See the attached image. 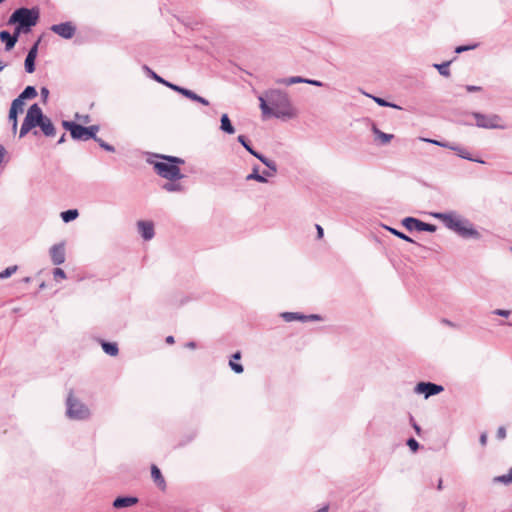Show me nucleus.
Instances as JSON below:
<instances>
[{"label":"nucleus","instance_id":"f257e3e1","mask_svg":"<svg viewBox=\"0 0 512 512\" xmlns=\"http://www.w3.org/2000/svg\"><path fill=\"white\" fill-rule=\"evenodd\" d=\"M260 109L263 117L273 116L280 119H291L296 116V110L292 106L286 92L272 89L259 97Z\"/></svg>","mask_w":512,"mask_h":512},{"label":"nucleus","instance_id":"f03ea898","mask_svg":"<svg viewBox=\"0 0 512 512\" xmlns=\"http://www.w3.org/2000/svg\"><path fill=\"white\" fill-rule=\"evenodd\" d=\"M433 217L441 220L444 225L465 239H479L480 233L473 227V224L465 218L457 215L455 212L434 213Z\"/></svg>","mask_w":512,"mask_h":512},{"label":"nucleus","instance_id":"7ed1b4c3","mask_svg":"<svg viewBox=\"0 0 512 512\" xmlns=\"http://www.w3.org/2000/svg\"><path fill=\"white\" fill-rule=\"evenodd\" d=\"M154 157L162 161H153L148 159V163L153 165L155 172L162 178L169 181L180 180L184 177L178 165L184 164L182 158L176 156L154 154Z\"/></svg>","mask_w":512,"mask_h":512},{"label":"nucleus","instance_id":"20e7f679","mask_svg":"<svg viewBox=\"0 0 512 512\" xmlns=\"http://www.w3.org/2000/svg\"><path fill=\"white\" fill-rule=\"evenodd\" d=\"M40 17V11L37 7L16 9L9 17L8 24H16L17 33H29Z\"/></svg>","mask_w":512,"mask_h":512},{"label":"nucleus","instance_id":"39448f33","mask_svg":"<svg viewBox=\"0 0 512 512\" xmlns=\"http://www.w3.org/2000/svg\"><path fill=\"white\" fill-rule=\"evenodd\" d=\"M66 415L69 419L73 420H86L90 417L89 408L79 399L75 398L72 391L66 399Z\"/></svg>","mask_w":512,"mask_h":512},{"label":"nucleus","instance_id":"423d86ee","mask_svg":"<svg viewBox=\"0 0 512 512\" xmlns=\"http://www.w3.org/2000/svg\"><path fill=\"white\" fill-rule=\"evenodd\" d=\"M473 117L476 120V125L485 129H505L506 126L501 124V117L498 115H485L479 112H474Z\"/></svg>","mask_w":512,"mask_h":512},{"label":"nucleus","instance_id":"0eeeda50","mask_svg":"<svg viewBox=\"0 0 512 512\" xmlns=\"http://www.w3.org/2000/svg\"><path fill=\"white\" fill-rule=\"evenodd\" d=\"M62 126L70 132L71 138L77 141H88L87 129L85 126L77 124L73 121H62Z\"/></svg>","mask_w":512,"mask_h":512},{"label":"nucleus","instance_id":"6e6552de","mask_svg":"<svg viewBox=\"0 0 512 512\" xmlns=\"http://www.w3.org/2000/svg\"><path fill=\"white\" fill-rule=\"evenodd\" d=\"M43 112L38 104H33L29 107L26 116L24 118V122L31 128H35L39 126V123L42 120Z\"/></svg>","mask_w":512,"mask_h":512},{"label":"nucleus","instance_id":"1a4fd4ad","mask_svg":"<svg viewBox=\"0 0 512 512\" xmlns=\"http://www.w3.org/2000/svg\"><path fill=\"white\" fill-rule=\"evenodd\" d=\"M444 390V387L432 382H419L414 391L418 394H424L425 398L439 394Z\"/></svg>","mask_w":512,"mask_h":512},{"label":"nucleus","instance_id":"9d476101","mask_svg":"<svg viewBox=\"0 0 512 512\" xmlns=\"http://www.w3.org/2000/svg\"><path fill=\"white\" fill-rule=\"evenodd\" d=\"M50 29L52 32L64 39H71L76 33V26L69 21L54 24L50 27Z\"/></svg>","mask_w":512,"mask_h":512},{"label":"nucleus","instance_id":"9b49d317","mask_svg":"<svg viewBox=\"0 0 512 512\" xmlns=\"http://www.w3.org/2000/svg\"><path fill=\"white\" fill-rule=\"evenodd\" d=\"M49 253L54 265H61L65 262V244L63 242L53 245Z\"/></svg>","mask_w":512,"mask_h":512},{"label":"nucleus","instance_id":"f8f14e48","mask_svg":"<svg viewBox=\"0 0 512 512\" xmlns=\"http://www.w3.org/2000/svg\"><path fill=\"white\" fill-rule=\"evenodd\" d=\"M138 231L141 234L142 238L146 241L151 240L154 235V225L150 221H138L137 222Z\"/></svg>","mask_w":512,"mask_h":512},{"label":"nucleus","instance_id":"ddd939ff","mask_svg":"<svg viewBox=\"0 0 512 512\" xmlns=\"http://www.w3.org/2000/svg\"><path fill=\"white\" fill-rule=\"evenodd\" d=\"M19 36L20 33H17L15 29L13 35L6 30L0 32V40L5 44L6 51H10L14 48Z\"/></svg>","mask_w":512,"mask_h":512},{"label":"nucleus","instance_id":"4468645a","mask_svg":"<svg viewBox=\"0 0 512 512\" xmlns=\"http://www.w3.org/2000/svg\"><path fill=\"white\" fill-rule=\"evenodd\" d=\"M257 159L267 167V170L263 171V174L266 177H273L276 175L278 168L275 161L267 158L263 154L257 155Z\"/></svg>","mask_w":512,"mask_h":512},{"label":"nucleus","instance_id":"2eb2a0df","mask_svg":"<svg viewBox=\"0 0 512 512\" xmlns=\"http://www.w3.org/2000/svg\"><path fill=\"white\" fill-rule=\"evenodd\" d=\"M138 503V498L133 496L117 497L113 501V507L116 509L131 507Z\"/></svg>","mask_w":512,"mask_h":512},{"label":"nucleus","instance_id":"dca6fc26","mask_svg":"<svg viewBox=\"0 0 512 512\" xmlns=\"http://www.w3.org/2000/svg\"><path fill=\"white\" fill-rule=\"evenodd\" d=\"M39 127L41 128L44 135L47 137H52L56 133V130H55V127H54L52 121L44 114L42 116L41 122L39 123Z\"/></svg>","mask_w":512,"mask_h":512},{"label":"nucleus","instance_id":"f3484780","mask_svg":"<svg viewBox=\"0 0 512 512\" xmlns=\"http://www.w3.org/2000/svg\"><path fill=\"white\" fill-rule=\"evenodd\" d=\"M449 149L455 151L456 154L463 159L473 161V162H478V163H484L483 160L473 158L471 156V154L468 152V150L465 149L464 147L450 143Z\"/></svg>","mask_w":512,"mask_h":512},{"label":"nucleus","instance_id":"a211bd4d","mask_svg":"<svg viewBox=\"0 0 512 512\" xmlns=\"http://www.w3.org/2000/svg\"><path fill=\"white\" fill-rule=\"evenodd\" d=\"M151 477L153 478V481L155 482V484L161 490H165V488H166L165 479L162 476L160 469L156 465H152V467H151Z\"/></svg>","mask_w":512,"mask_h":512},{"label":"nucleus","instance_id":"6ab92c4d","mask_svg":"<svg viewBox=\"0 0 512 512\" xmlns=\"http://www.w3.org/2000/svg\"><path fill=\"white\" fill-rule=\"evenodd\" d=\"M372 132L374 133L376 138L379 139L380 144L382 145L389 143L394 137L393 134H387L379 130L376 125L372 126Z\"/></svg>","mask_w":512,"mask_h":512},{"label":"nucleus","instance_id":"aec40b11","mask_svg":"<svg viewBox=\"0 0 512 512\" xmlns=\"http://www.w3.org/2000/svg\"><path fill=\"white\" fill-rule=\"evenodd\" d=\"M246 180L247 181L254 180V181H257L260 183L267 182L266 176L263 173L262 174L259 173V167L257 165L254 166L252 169V172L246 176Z\"/></svg>","mask_w":512,"mask_h":512},{"label":"nucleus","instance_id":"412c9836","mask_svg":"<svg viewBox=\"0 0 512 512\" xmlns=\"http://www.w3.org/2000/svg\"><path fill=\"white\" fill-rule=\"evenodd\" d=\"M221 126L220 129L227 133V134H233L235 132L234 126L232 125L229 117L227 114H223L221 116Z\"/></svg>","mask_w":512,"mask_h":512},{"label":"nucleus","instance_id":"4be33fe9","mask_svg":"<svg viewBox=\"0 0 512 512\" xmlns=\"http://www.w3.org/2000/svg\"><path fill=\"white\" fill-rule=\"evenodd\" d=\"M421 220L414 217H406L402 220V225L409 231L419 230V225Z\"/></svg>","mask_w":512,"mask_h":512},{"label":"nucleus","instance_id":"5701e85b","mask_svg":"<svg viewBox=\"0 0 512 512\" xmlns=\"http://www.w3.org/2000/svg\"><path fill=\"white\" fill-rule=\"evenodd\" d=\"M102 349L106 354L110 356H116L119 351L116 343L105 341L102 342Z\"/></svg>","mask_w":512,"mask_h":512},{"label":"nucleus","instance_id":"b1692460","mask_svg":"<svg viewBox=\"0 0 512 512\" xmlns=\"http://www.w3.org/2000/svg\"><path fill=\"white\" fill-rule=\"evenodd\" d=\"M238 142L254 157L257 158V155H260L261 153L257 152L253 149V147L250 145L249 141L247 140L246 136L239 135L237 138Z\"/></svg>","mask_w":512,"mask_h":512},{"label":"nucleus","instance_id":"393cba45","mask_svg":"<svg viewBox=\"0 0 512 512\" xmlns=\"http://www.w3.org/2000/svg\"><path fill=\"white\" fill-rule=\"evenodd\" d=\"M79 213L77 209H69L61 212V218L65 223L71 222L78 217Z\"/></svg>","mask_w":512,"mask_h":512},{"label":"nucleus","instance_id":"a878e982","mask_svg":"<svg viewBox=\"0 0 512 512\" xmlns=\"http://www.w3.org/2000/svg\"><path fill=\"white\" fill-rule=\"evenodd\" d=\"M23 100L32 99L37 96V91L34 86H27L19 95Z\"/></svg>","mask_w":512,"mask_h":512},{"label":"nucleus","instance_id":"bb28decb","mask_svg":"<svg viewBox=\"0 0 512 512\" xmlns=\"http://www.w3.org/2000/svg\"><path fill=\"white\" fill-rule=\"evenodd\" d=\"M282 317L287 322H291L293 320H301L304 322L305 315L296 312H285L282 314Z\"/></svg>","mask_w":512,"mask_h":512},{"label":"nucleus","instance_id":"cd10ccee","mask_svg":"<svg viewBox=\"0 0 512 512\" xmlns=\"http://www.w3.org/2000/svg\"><path fill=\"white\" fill-rule=\"evenodd\" d=\"M163 189L167 192H178L182 191L183 186L180 183H176L175 181H170L163 185Z\"/></svg>","mask_w":512,"mask_h":512},{"label":"nucleus","instance_id":"c85d7f7f","mask_svg":"<svg viewBox=\"0 0 512 512\" xmlns=\"http://www.w3.org/2000/svg\"><path fill=\"white\" fill-rule=\"evenodd\" d=\"M433 66L438 70V72L442 76L448 77L450 75V70H449L450 62L449 61L441 63V64H434Z\"/></svg>","mask_w":512,"mask_h":512},{"label":"nucleus","instance_id":"c756f323","mask_svg":"<svg viewBox=\"0 0 512 512\" xmlns=\"http://www.w3.org/2000/svg\"><path fill=\"white\" fill-rule=\"evenodd\" d=\"M278 82L285 84V85H292V84H297V83H305L306 78H302L300 76H293V77L279 80Z\"/></svg>","mask_w":512,"mask_h":512},{"label":"nucleus","instance_id":"7c9ffc66","mask_svg":"<svg viewBox=\"0 0 512 512\" xmlns=\"http://www.w3.org/2000/svg\"><path fill=\"white\" fill-rule=\"evenodd\" d=\"M388 231H390L393 235H395L396 237L404 240V241H407V242H411V243H414V241L409 237L407 236L406 234H404L403 232L395 229V228H391V227H388L386 226L385 227Z\"/></svg>","mask_w":512,"mask_h":512},{"label":"nucleus","instance_id":"2f4dec72","mask_svg":"<svg viewBox=\"0 0 512 512\" xmlns=\"http://www.w3.org/2000/svg\"><path fill=\"white\" fill-rule=\"evenodd\" d=\"M24 101L25 100H23L20 96H18L17 98H15L12 101L10 109H14L18 113H22L23 112V107H24Z\"/></svg>","mask_w":512,"mask_h":512},{"label":"nucleus","instance_id":"473e14b6","mask_svg":"<svg viewBox=\"0 0 512 512\" xmlns=\"http://www.w3.org/2000/svg\"><path fill=\"white\" fill-rule=\"evenodd\" d=\"M18 269L17 265L9 266L6 269H4L2 272H0V279H7L10 276H12Z\"/></svg>","mask_w":512,"mask_h":512},{"label":"nucleus","instance_id":"72a5a7b5","mask_svg":"<svg viewBox=\"0 0 512 512\" xmlns=\"http://www.w3.org/2000/svg\"><path fill=\"white\" fill-rule=\"evenodd\" d=\"M86 129L88 140L93 139L95 141V139L97 138V132L100 130L99 125H91L86 127Z\"/></svg>","mask_w":512,"mask_h":512},{"label":"nucleus","instance_id":"f704fd0d","mask_svg":"<svg viewBox=\"0 0 512 512\" xmlns=\"http://www.w3.org/2000/svg\"><path fill=\"white\" fill-rule=\"evenodd\" d=\"M373 100L381 107H392V108H396V109H401L399 106H397L396 104L394 103H391V102H388L386 101L385 99L383 98H380V97H373Z\"/></svg>","mask_w":512,"mask_h":512},{"label":"nucleus","instance_id":"c9c22d12","mask_svg":"<svg viewBox=\"0 0 512 512\" xmlns=\"http://www.w3.org/2000/svg\"><path fill=\"white\" fill-rule=\"evenodd\" d=\"M24 66L27 73H33L35 71V58L26 56Z\"/></svg>","mask_w":512,"mask_h":512},{"label":"nucleus","instance_id":"e433bc0d","mask_svg":"<svg viewBox=\"0 0 512 512\" xmlns=\"http://www.w3.org/2000/svg\"><path fill=\"white\" fill-rule=\"evenodd\" d=\"M17 115H18V112L16 110L10 109L8 118H9V121L12 123L13 131H16L17 125H18Z\"/></svg>","mask_w":512,"mask_h":512},{"label":"nucleus","instance_id":"4c0bfd02","mask_svg":"<svg viewBox=\"0 0 512 512\" xmlns=\"http://www.w3.org/2000/svg\"><path fill=\"white\" fill-rule=\"evenodd\" d=\"M496 481L508 484L512 482V467L509 469V472L505 475H501L495 478Z\"/></svg>","mask_w":512,"mask_h":512},{"label":"nucleus","instance_id":"58836bf2","mask_svg":"<svg viewBox=\"0 0 512 512\" xmlns=\"http://www.w3.org/2000/svg\"><path fill=\"white\" fill-rule=\"evenodd\" d=\"M95 142L98 143V145L104 149L105 151H108V152H115V148L114 146L110 145L109 143L105 142L104 140H102L101 138L97 137L95 139Z\"/></svg>","mask_w":512,"mask_h":512},{"label":"nucleus","instance_id":"ea45409f","mask_svg":"<svg viewBox=\"0 0 512 512\" xmlns=\"http://www.w3.org/2000/svg\"><path fill=\"white\" fill-rule=\"evenodd\" d=\"M41 42V38H39L33 45L32 47L29 49L28 51V54H27V57H31V58H35L37 57V54H38V47H39V44Z\"/></svg>","mask_w":512,"mask_h":512},{"label":"nucleus","instance_id":"a19ab883","mask_svg":"<svg viewBox=\"0 0 512 512\" xmlns=\"http://www.w3.org/2000/svg\"><path fill=\"white\" fill-rule=\"evenodd\" d=\"M418 225H419L418 231H426V232H435L436 231V226L433 224L425 223V222L421 221V223Z\"/></svg>","mask_w":512,"mask_h":512},{"label":"nucleus","instance_id":"79ce46f5","mask_svg":"<svg viewBox=\"0 0 512 512\" xmlns=\"http://www.w3.org/2000/svg\"><path fill=\"white\" fill-rule=\"evenodd\" d=\"M422 141L424 142H428V143H431V144H434V145H437V146H440V147H444V148H448L450 147V143L449 142H442V141H438V140H434V139H428V138H421Z\"/></svg>","mask_w":512,"mask_h":512},{"label":"nucleus","instance_id":"37998d69","mask_svg":"<svg viewBox=\"0 0 512 512\" xmlns=\"http://www.w3.org/2000/svg\"><path fill=\"white\" fill-rule=\"evenodd\" d=\"M230 368L237 374H240L243 372V366L239 363H235L233 360H230L229 362Z\"/></svg>","mask_w":512,"mask_h":512},{"label":"nucleus","instance_id":"c03bdc74","mask_svg":"<svg viewBox=\"0 0 512 512\" xmlns=\"http://www.w3.org/2000/svg\"><path fill=\"white\" fill-rule=\"evenodd\" d=\"M150 77L157 81L158 83H161L167 87L169 81H166L162 77H160L158 74H156L154 71H150Z\"/></svg>","mask_w":512,"mask_h":512},{"label":"nucleus","instance_id":"a18cd8bd","mask_svg":"<svg viewBox=\"0 0 512 512\" xmlns=\"http://www.w3.org/2000/svg\"><path fill=\"white\" fill-rule=\"evenodd\" d=\"M477 46L478 44L458 46L456 47L455 52L462 53L464 51L475 49Z\"/></svg>","mask_w":512,"mask_h":512},{"label":"nucleus","instance_id":"49530a36","mask_svg":"<svg viewBox=\"0 0 512 512\" xmlns=\"http://www.w3.org/2000/svg\"><path fill=\"white\" fill-rule=\"evenodd\" d=\"M407 445L413 452H416L419 448V443L414 438H409Z\"/></svg>","mask_w":512,"mask_h":512},{"label":"nucleus","instance_id":"de8ad7c7","mask_svg":"<svg viewBox=\"0 0 512 512\" xmlns=\"http://www.w3.org/2000/svg\"><path fill=\"white\" fill-rule=\"evenodd\" d=\"M167 87H169L173 91H176V92L180 93L181 95H184V92L186 90V88L178 86V85L173 84L171 82L168 83Z\"/></svg>","mask_w":512,"mask_h":512},{"label":"nucleus","instance_id":"09e8293b","mask_svg":"<svg viewBox=\"0 0 512 512\" xmlns=\"http://www.w3.org/2000/svg\"><path fill=\"white\" fill-rule=\"evenodd\" d=\"M53 275H54L55 279H58V278L65 279L66 278V273L61 268H55L53 271Z\"/></svg>","mask_w":512,"mask_h":512},{"label":"nucleus","instance_id":"8fccbe9b","mask_svg":"<svg viewBox=\"0 0 512 512\" xmlns=\"http://www.w3.org/2000/svg\"><path fill=\"white\" fill-rule=\"evenodd\" d=\"M32 129L23 121L22 125H21V128H20V133H19V137L20 138H23L25 135L28 134L29 131H31Z\"/></svg>","mask_w":512,"mask_h":512},{"label":"nucleus","instance_id":"3c124183","mask_svg":"<svg viewBox=\"0 0 512 512\" xmlns=\"http://www.w3.org/2000/svg\"><path fill=\"white\" fill-rule=\"evenodd\" d=\"M492 313L498 316L508 317L511 314V311L504 309H495Z\"/></svg>","mask_w":512,"mask_h":512},{"label":"nucleus","instance_id":"603ef678","mask_svg":"<svg viewBox=\"0 0 512 512\" xmlns=\"http://www.w3.org/2000/svg\"><path fill=\"white\" fill-rule=\"evenodd\" d=\"M496 437L499 440H503L506 437V429L504 426H500L497 430Z\"/></svg>","mask_w":512,"mask_h":512},{"label":"nucleus","instance_id":"864d4df0","mask_svg":"<svg viewBox=\"0 0 512 512\" xmlns=\"http://www.w3.org/2000/svg\"><path fill=\"white\" fill-rule=\"evenodd\" d=\"M183 96H185L188 99H191L192 101H195L198 94L186 88Z\"/></svg>","mask_w":512,"mask_h":512},{"label":"nucleus","instance_id":"5fc2aeb1","mask_svg":"<svg viewBox=\"0 0 512 512\" xmlns=\"http://www.w3.org/2000/svg\"><path fill=\"white\" fill-rule=\"evenodd\" d=\"M40 93H41V97H42L43 101L45 102L48 99V96H49L48 88L47 87H42L41 90H40Z\"/></svg>","mask_w":512,"mask_h":512},{"label":"nucleus","instance_id":"6e6d98bb","mask_svg":"<svg viewBox=\"0 0 512 512\" xmlns=\"http://www.w3.org/2000/svg\"><path fill=\"white\" fill-rule=\"evenodd\" d=\"M305 83L310 84V85H314V86H318V87L323 86V83L321 81L313 80V79H306Z\"/></svg>","mask_w":512,"mask_h":512},{"label":"nucleus","instance_id":"4d7b16f0","mask_svg":"<svg viewBox=\"0 0 512 512\" xmlns=\"http://www.w3.org/2000/svg\"><path fill=\"white\" fill-rule=\"evenodd\" d=\"M482 88L480 86H475V85H467L466 86V90L468 92H478L480 91Z\"/></svg>","mask_w":512,"mask_h":512},{"label":"nucleus","instance_id":"13d9d810","mask_svg":"<svg viewBox=\"0 0 512 512\" xmlns=\"http://www.w3.org/2000/svg\"><path fill=\"white\" fill-rule=\"evenodd\" d=\"M320 316L317 314L305 315L304 322L308 320H320Z\"/></svg>","mask_w":512,"mask_h":512},{"label":"nucleus","instance_id":"bf43d9fd","mask_svg":"<svg viewBox=\"0 0 512 512\" xmlns=\"http://www.w3.org/2000/svg\"><path fill=\"white\" fill-rule=\"evenodd\" d=\"M480 443L482 446H485L486 443H487V433L483 432L481 435H480Z\"/></svg>","mask_w":512,"mask_h":512},{"label":"nucleus","instance_id":"052dcab7","mask_svg":"<svg viewBox=\"0 0 512 512\" xmlns=\"http://www.w3.org/2000/svg\"><path fill=\"white\" fill-rule=\"evenodd\" d=\"M195 101H196V102H199V103H201V104H203V105H206V106H207V105H209V101H208L207 99H205V98H203V97L199 96V95L196 97V100H195Z\"/></svg>","mask_w":512,"mask_h":512},{"label":"nucleus","instance_id":"680f3d73","mask_svg":"<svg viewBox=\"0 0 512 512\" xmlns=\"http://www.w3.org/2000/svg\"><path fill=\"white\" fill-rule=\"evenodd\" d=\"M441 322L449 327H453L455 328L456 327V324L453 323L452 321L448 320V319H442Z\"/></svg>","mask_w":512,"mask_h":512},{"label":"nucleus","instance_id":"e2e57ef3","mask_svg":"<svg viewBox=\"0 0 512 512\" xmlns=\"http://www.w3.org/2000/svg\"><path fill=\"white\" fill-rule=\"evenodd\" d=\"M75 117H76V119L82 120L84 123H88L89 122V116L88 115L80 116L79 114H76Z\"/></svg>","mask_w":512,"mask_h":512},{"label":"nucleus","instance_id":"0e129e2a","mask_svg":"<svg viewBox=\"0 0 512 512\" xmlns=\"http://www.w3.org/2000/svg\"><path fill=\"white\" fill-rule=\"evenodd\" d=\"M316 229H317L318 238H322L323 234H324L323 228L320 225L317 224L316 225Z\"/></svg>","mask_w":512,"mask_h":512},{"label":"nucleus","instance_id":"69168bd1","mask_svg":"<svg viewBox=\"0 0 512 512\" xmlns=\"http://www.w3.org/2000/svg\"><path fill=\"white\" fill-rule=\"evenodd\" d=\"M328 510H329V505H324L323 507L318 509L316 512H328Z\"/></svg>","mask_w":512,"mask_h":512},{"label":"nucleus","instance_id":"338daca9","mask_svg":"<svg viewBox=\"0 0 512 512\" xmlns=\"http://www.w3.org/2000/svg\"><path fill=\"white\" fill-rule=\"evenodd\" d=\"M187 348L194 349L196 347V343L193 341H190L186 344Z\"/></svg>","mask_w":512,"mask_h":512},{"label":"nucleus","instance_id":"774afa93","mask_svg":"<svg viewBox=\"0 0 512 512\" xmlns=\"http://www.w3.org/2000/svg\"><path fill=\"white\" fill-rule=\"evenodd\" d=\"M232 358H233L234 360H239V359L241 358V353H240L239 351H237L236 353H234V354L232 355Z\"/></svg>","mask_w":512,"mask_h":512}]
</instances>
